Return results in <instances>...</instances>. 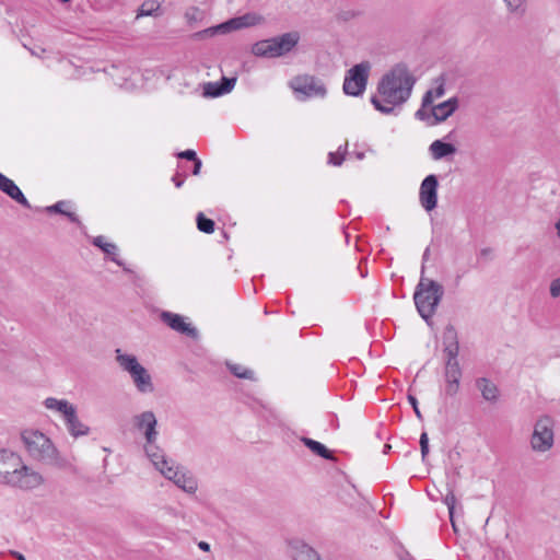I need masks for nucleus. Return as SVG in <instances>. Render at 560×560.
I'll list each match as a JSON object with an SVG mask.
<instances>
[{
  "label": "nucleus",
  "instance_id": "f257e3e1",
  "mask_svg": "<svg viewBox=\"0 0 560 560\" xmlns=\"http://www.w3.org/2000/svg\"><path fill=\"white\" fill-rule=\"evenodd\" d=\"M415 83L407 65L397 63L382 77L377 84L378 95L372 96L371 103L376 110L389 115L396 106L408 101Z\"/></svg>",
  "mask_w": 560,
  "mask_h": 560
},
{
  "label": "nucleus",
  "instance_id": "f03ea898",
  "mask_svg": "<svg viewBox=\"0 0 560 560\" xmlns=\"http://www.w3.org/2000/svg\"><path fill=\"white\" fill-rule=\"evenodd\" d=\"M0 483L28 490L34 487L35 472L23 463L20 455L0 448Z\"/></svg>",
  "mask_w": 560,
  "mask_h": 560
},
{
  "label": "nucleus",
  "instance_id": "7ed1b4c3",
  "mask_svg": "<svg viewBox=\"0 0 560 560\" xmlns=\"http://www.w3.org/2000/svg\"><path fill=\"white\" fill-rule=\"evenodd\" d=\"M424 272V265H422L421 273ZM444 294L443 287L429 278H421L416 287L413 293V301L418 313L424 320H429L435 313Z\"/></svg>",
  "mask_w": 560,
  "mask_h": 560
},
{
  "label": "nucleus",
  "instance_id": "20e7f679",
  "mask_svg": "<svg viewBox=\"0 0 560 560\" xmlns=\"http://www.w3.org/2000/svg\"><path fill=\"white\" fill-rule=\"evenodd\" d=\"M300 34L288 32L281 35L261 39L252 46V54L260 58H279L291 52L299 44Z\"/></svg>",
  "mask_w": 560,
  "mask_h": 560
},
{
  "label": "nucleus",
  "instance_id": "39448f33",
  "mask_svg": "<svg viewBox=\"0 0 560 560\" xmlns=\"http://www.w3.org/2000/svg\"><path fill=\"white\" fill-rule=\"evenodd\" d=\"M116 361L122 371L128 372L133 381V384L140 393H152L154 386L148 370L142 366L137 357L133 354L124 353L120 349H116Z\"/></svg>",
  "mask_w": 560,
  "mask_h": 560
},
{
  "label": "nucleus",
  "instance_id": "423d86ee",
  "mask_svg": "<svg viewBox=\"0 0 560 560\" xmlns=\"http://www.w3.org/2000/svg\"><path fill=\"white\" fill-rule=\"evenodd\" d=\"M370 69L369 61H362L349 69L343 80V93L354 97L362 95L368 84Z\"/></svg>",
  "mask_w": 560,
  "mask_h": 560
},
{
  "label": "nucleus",
  "instance_id": "0eeeda50",
  "mask_svg": "<svg viewBox=\"0 0 560 560\" xmlns=\"http://www.w3.org/2000/svg\"><path fill=\"white\" fill-rule=\"evenodd\" d=\"M290 86L296 94L299 101H306L313 97H325L327 90L322 80L314 75H296L290 81Z\"/></svg>",
  "mask_w": 560,
  "mask_h": 560
},
{
  "label": "nucleus",
  "instance_id": "6e6552de",
  "mask_svg": "<svg viewBox=\"0 0 560 560\" xmlns=\"http://www.w3.org/2000/svg\"><path fill=\"white\" fill-rule=\"evenodd\" d=\"M553 419L549 416H542L535 422L530 436V446L535 452L545 453L553 446Z\"/></svg>",
  "mask_w": 560,
  "mask_h": 560
},
{
  "label": "nucleus",
  "instance_id": "1a4fd4ad",
  "mask_svg": "<svg viewBox=\"0 0 560 560\" xmlns=\"http://www.w3.org/2000/svg\"><path fill=\"white\" fill-rule=\"evenodd\" d=\"M161 474L187 493H195L197 491L198 483L195 477L178 465H175L174 462L166 468H163Z\"/></svg>",
  "mask_w": 560,
  "mask_h": 560
},
{
  "label": "nucleus",
  "instance_id": "9d476101",
  "mask_svg": "<svg viewBox=\"0 0 560 560\" xmlns=\"http://www.w3.org/2000/svg\"><path fill=\"white\" fill-rule=\"evenodd\" d=\"M438 187L439 180L436 175H428L421 183L419 189L420 205L427 211H432L438 205Z\"/></svg>",
  "mask_w": 560,
  "mask_h": 560
},
{
  "label": "nucleus",
  "instance_id": "9b49d317",
  "mask_svg": "<svg viewBox=\"0 0 560 560\" xmlns=\"http://www.w3.org/2000/svg\"><path fill=\"white\" fill-rule=\"evenodd\" d=\"M443 353L445 354V364H459L457 357L459 353V342L457 338V331L448 325L443 331Z\"/></svg>",
  "mask_w": 560,
  "mask_h": 560
},
{
  "label": "nucleus",
  "instance_id": "f8f14e48",
  "mask_svg": "<svg viewBox=\"0 0 560 560\" xmlns=\"http://www.w3.org/2000/svg\"><path fill=\"white\" fill-rule=\"evenodd\" d=\"M162 322L173 330L186 335L192 339L198 338V330L196 327L185 322L184 316L172 312L164 311L161 313Z\"/></svg>",
  "mask_w": 560,
  "mask_h": 560
},
{
  "label": "nucleus",
  "instance_id": "ddd939ff",
  "mask_svg": "<svg viewBox=\"0 0 560 560\" xmlns=\"http://www.w3.org/2000/svg\"><path fill=\"white\" fill-rule=\"evenodd\" d=\"M37 459L49 465H59L60 457L52 442L43 433L37 431Z\"/></svg>",
  "mask_w": 560,
  "mask_h": 560
},
{
  "label": "nucleus",
  "instance_id": "4468645a",
  "mask_svg": "<svg viewBox=\"0 0 560 560\" xmlns=\"http://www.w3.org/2000/svg\"><path fill=\"white\" fill-rule=\"evenodd\" d=\"M236 84V78L222 77L218 82H207L203 84L202 95L208 98L220 97L230 93Z\"/></svg>",
  "mask_w": 560,
  "mask_h": 560
},
{
  "label": "nucleus",
  "instance_id": "2eb2a0df",
  "mask_svg": "<svg viewBox=\"0 0 560 560\" xmlns=\"http://www.w3.org/2000/svg\"><path fill=\"white\" fill-rule=\"evenodd\" d=\"M62 418L71 436L79 438L89 434L90 428L80 421L74 405L62 415Z\"/></svg>",
  "mask_w": 560,
  "mask_h": 560
},
{
  "label": "nucleus",
  "instance_id": "dca6fc26",
  "mask_svg": "<svg viewBox=\"0 0 560 560\" xmlns=\"http://www.w3.org/2000/svg\"><path fill=\"white\" fill-rule=\"evenodd\" d=\"M264 22V18L255 12H248L240 16L232 18L224 22L226 27V32L231 33L233 31H238L242 28H247L252 26H256Z\"/></svg>",
  "mask_w": 560,
  "mask_h": 560
},
{
  "label": "nucleus",
  "instance_id": "f3484780",
  "mask_svg": "<svg viewBox=\"0 0 560 560\" xmlns=\"http://www.w3.org/2000/svg\"><path fill=\"white\" fill-rule=\"evenodd\" d=\"M156 418L152 411H144L135 417V424L139 430H144L147 442H155L156 432Z\"/></svg>",
  "mask_w": 560,
  "mask_h": 560
},
{
  "label": "nucleus",
  "instance_id": "a211bd4d",
  "mask_svg": "<svg viewBox=\"0 0 560 560\" xmlns=\"http://www.w3.org/2000/svg\"><path fill=\"white\" fill-rule=\"evenodd\" d=\"M475 386L480 392L482 399L495 405L500 399V389L497 384L488 377H477Z\"/></svg>",
  "mask_w": 560,
  "mask_h": 560
},
{
  "label": "nucleus",
  "instance_id": "6ab92c4d",
  "mask_svg": "<svg viewBox=\"0 0 560 560\" xmlns=\"http://www.w3.org/2000/svg\"><path fill=\"white\" fill-rule=\"evenodd\" d=\"M0 191L5 194L8 197H10L12 200L21 205L22 207L26 209H32L31 203L28 202L22 190L9 177H5L4 180L0 184Z\"/></svg>",
  "mask_w": 560,
  "mask_h": 560
},
{
  "label": "nucleus",
  "instance_id": "aec40b11",
  "mask_svg": "<svg viewBox=\"0 0 560 560\" xmlns=\"http://www.w3.org/2000/svg\"><path fill=\"white\" fill-rule=\"evenodd\" d=\"M92 244L95 247H98L102 249L106 255L112 257V260L119 267L124 269L125 272H131V270L126 267L124 261L117 257L118 247L114 243L106 242L105 237L103 235H98L93 237Z\"/></svg>",
  "mask_w": 560,
  "mask_h": 560
},
{
  "label": "nucleus",
  "instance_id": "412c9836",
  "mask_svg": "<svg viewBox=\"0 0 560 560\" xmlns=\"http://www.w3.org/2000/svg\"><path fill=\"white\" fill-rule=\"evenodd\" d=\"M458 107L456 97H452L432 108L434 121L431 125L446 120Z\"/></svg>",
  "mask_w": 560,
  "mask_h": 560
},
{
  "label": "nucleus",
  "instance_id": "4be33fe9",
  "mask_svg": "<svg viewBox=\"0 0 560 560\" xmlns=\"http://www.w3.org/2000/svg\"><path fill=\"white\" fill-rule=\"evenodd\" d=\"M145 453L154 467L162 472L163 468L170 466L173 460H168L163 451L155 445V442H147Z\"/></svg>",
  "mask_w": 560,
  "mask_h": 560
},
{
  "label": "nucleus",
  "instance_id": "5701e85b",
  "mask_svg": "<svg viewBox=\"0 0 560 560\" xmlns=\"http://www.w3.org/2000/svg\"><path fill=\"white\" fill-rule=\"evenodd\" d=\"M430 153L433 160H442L456 152V147L442 140H435L430 144Z\"/></svg>",
  "mask_w": 560,
  "mask_h": 560
},
{
  "label": "nucleus",
  "instance_id": "b1692460",
  "mask_svg": "<svg viewBox=\"0 0 560 560\" xmlns=\"http://www.w3.org/2000/svg\"><path fill=\"white\" fill-rule=\"evenodd\" d=\"M303 444L317 456L328 459L336 460V457L324 444L310 438H302Z\"/></svg>",
  "mask_w": 560,
  "mask_h": 560
},
{
  "label": "nucleus",
  "instance_id": "393cba45",
  "mask_svg": "<svg viewBox=\"0 0 560 560\" xmlns=\"http://www.w3.org/2000/svg\"><path fill=\"white\" fill-rule=\"evenodd\" d=\"M226 366L229 371L237 378L256 381L254 371L242 364L228 362Z\"/></svg>",
  "mask_w": 560,
  "mask_h": 560
},
{
  "label": "nucleus",
  "instance_id": "a878e982",
  "mask_svg": "<svg viewBox=\"0 0 560 560\" xmlns=\"http://www.w3.org/2000/svg\"><path fill=\"white\" fill-rule=\"evenodd\" d=\"M160 3L156 0H147L144 1L139 10L137 18L140 16H158L160 15Z\"/></svg>",
  "mask_w": 560,
  "mask_h": 560
},
{
  "label": "nucleus",
  "instance_id": "bb28decb",
  "mask_svg": "<svg viewBox=\"0 0 560 560\" xmlns=\"http://www.w3.org/2000/svg\"><path fill=\"white\" fill-rule=\"evenodd\" d=\"M294 560H320L315 549L306 544H301L295 551Z\"/></svg>",
  "mask_w": 560,
  "mask_h": 560
},
{
  "label": "nucleus",
  "instance_id": "cd10ccee",
  "mask_svg": "<svg viewBox=\"0 0 560 560\" xmlns=\"http://www.w3.org/2000/svg\"><path fill=\"white\" fill-rule=\"evenodd\" d=\"M44 406L47 409L56 410V411L60 412L61 415H63L67 410H69L71 408L72 404H70L66 399H57L54 397H49L44 400Z\"/></svg>",
  "mask_w": 560,
  "mask_h": 560
},
{
  "label": "nucleus",
  "instance_id": "c85d7f7f",
  "mask_svg": "<svg viewBox=\"0 0 560 560\" xmlns=\"http://www.w3.org/2000/svg\"><path fill=\"white\" fill-rule=\"evenodd\" d=\"M219 34H228L226 27L224 25V22L221 23V24H218L215 26H211V27H208L206 30L196 32L192 35V37L195 39H203V38H207V37H213V36L219 35Z\"/></svg>",
  "mask_w": 560,
  "mask_h": 560
},
{
  "label": "nucleus",
  "instance_id": "c756f323",
  "mask_svg": "<svg viewBox=\"0 0 560 560\" xmlns=\"http://www.w3.org/2000/svg\"><path fill=\"white\" fill-rule=\"evenodd\" d=\"M444 381L460 382L463 371L459 364H445L444 366Z\"/></svg>",
  "mask_w": 560,
  "mask_h": 560
},
{
  "label": "nucleus",
  "instance_id": "7c9ffc66",
  "mask_svg": "<svg viewBox=\"0 0 560 560\" xmlns=\"http://www.w3.org/2000/svg\"><path fill=\"white\" fill-rule=\"evenodd\" d=\"M348 152V144L340 145L336 152L328 153V164L340 166L346 159Z\"/></svg>",
  "mask_w": 560,
  "mask_h": 560
},
{
  "label": "nucleus",
  "instance_id": "2f4dec72",
  "mask_svg": "<svg viewBox=\"0 0 560 560\" xmlns=\"http://www.w3.org/2000/svg\"><path fill=\"white\" fill-rule=\"evenodd\" d=\"M509 12L523 16L526 12V0H503Z\"/></svg>",
  "mask_w": 560,
  "mask_h": 560
},
{
  "label": "nucleus",
  "instance_id": "473e14b6",
  "mask_svg": "<svg viewBox=\"0 0 560 560\" xmlns=\"http://www.w3.org/2000/svg\"><path fill=\"white\" fill-rule=\"evenodd\" d=\"M197 228L200 232L210 234L214 231L215 223L212 219L205 217L202 212H199L196 218Z\"/></svg>",
  "mask_w": 560,
  "mask_h": 560
},
{
  "label": "nucleus",
  "instance_id": "72a5a7b5",
  "mask_svg": "<svg viewBox=\"0 0 560 560\" xmlns=\"http://www.w3.org/2000/svg\"><path fill=\"white\" fill-rule=\"evenodd\" d=\"M456 502H457V500H456L453 489H448L447 493L444 497V503L446 504V506L448 509L450 518L452 521V524H454L453 523V514H454V509H455ZM453 527L455 528V525H453Z\"/></svg>",
  "mask_w": 560,
  "mask_h": 560
},
{
  "label": "nucleus",
  "instance_id": "f704fd0d",
  "mask_svg": "<svg viewBox=\"0 0 560 560\" xmlns=\"http://www.w3.org/2000/svg\"><path fill=\"white\" fill-rule=\"evenodd\" d=\"M444 395L446 397H455L460 388V382L444 381Z\"/></svg>",
  "mask_w": 560,
  "mask_h": 560
},
{
  "label": "nucleus",
  "instance_id": "c9c22d12",
  "mask_svg": "<svg viewBox=\"0 0 560 560\" xmlns=\"http://www.w3.org/2000/svg\"><path fill=\"white\" fill-rule=\"evenodd\" d=\"M34 438H35V432H34V431H28V430H26V431H23V432L21 433V440L23 441V443H24V445H25L26 450H27L30 453H32V451H33V446H34V444H35V440H34Z\"/></svg>",
  "mask_w": 560,
  "mask_h": 560
},
{
  "label": "nucleus",
  "instance_id": "e433bc0d",
  "mask_svg": "<svg viewBox=\"0 0 560 560\" xmlns=\"http://www.w3.org/2000/svg\"><path fill=\"white\" fill-rule=\"evenodd\" d=\"M200 16H201V12L197 7H190L185 12V19L187 20V22L189 24H192V23L199 21Z\"/></svg>",
  "mask_w": 560,
  "mask_h": 560
},
{
  "label": "nucleus",
  "instance_id": "4c0bfd02",
  "mask_svg": "<svg viewBox=\"0 0 560 560\" xmlns=\"http://www.w3.org/2000/svg\"><path fill=\"white\" fill-rule=\"evenodd\" d=\"M69 203H70L69 201L60 200L52 206L46 207L45 211L48 213L54 212V213H59V214L63 215V213H66V210L63 209V207L68 206Z\"/></svg>",
  "mask_w": 560,
  "mask_h": 560
},
{
  "label": "nucleus",
  "instance_id": "58836bf2",
  "mask_svg": "<svg viewBox=\"0 0 560 560\" xmlns=\"http://www.w3.org/2000/svg\"><path fill=\"white\" fill-rule=\"evenodd\" d=\"M177 156L179 159H184V160L191 161V162H194L198 158L196 151H194L191 149H188V150L177 153Z\"/></svg>",
  "mask_w": 560,
  "mask_h": 560
},
{
  "label": "nucleus",
  "instance_id": "ea45409f",
  "mask_svg": "<svg viewBox=\"0 0 560 560\" xmlns=\"http://www.w3.org/2000/svg\"><path fill=\"white\" fill-rule=\"evenodd\" d=\"M550 295L552 298H559L560 296V278H557L551 281L550 283Z\"/></svg>",
  "mask_w": 560,
  "mask_h": 560
},
{
  "label": "nucleus",
  "instance_id": "a19ab883",
  "mask_svg": "<svg viewBox=\"0 0 560 560\" xmlns=\"http://www.w3.org/2000/svg\"><path fill=\"white\" fill-rule=\"evenodd\" d=\"M408 401L410 402V405L412 406V409L417 416L418 419H422V415H421V411L418 407V400L417 398L413 396V395H408Z\"/></svg>",
  "mask_w": 560,
  "mask_h": 560
},
{
  "label": "nucleus",
  "instance_id": "79ce46f5",
  "mask_svg": "<svg viewBox=\"0 0 560 560\" xmlns=\"http://www.w3.org/2000/svg\"><path fill=\"white\" fill-rule=\"evenodd\" d=\"M185 178H186V175L185 174H180L179 172H177L173 177H172V182L174 183L175 187L176 188H180L184 183H185Z\"/></svg>",
  "mask_w": 560,
  "mask_h": 560
},
{
  "label": "nucleus",
  "instance_id": "37998d69",
  "mask_svg": "<svg viewBox=\"0 0 560 560\" xmlns=\"http://www.w3.org/2000/svg\"><path fill=\"white\" fill-rule=\"evenodd\" d=\"M415 116L419 120H427L430 118V114L425 110V107L422 106L416 112Z\"/></svg>",
  "mask_w": 560,
  "mask_h": 560
},
{
  "label": "nucleus",
  "instance_id": "c03bdc74",
  "mask_svg": "<svg viewBox=\"0 0 560 560\" xmlns=\"http://www.w3.org/2000/svg\"><path fill=\"white\" fill-rule=\"evenodd\" d=\"M433 102V92L428 91L422 97V107L430 106Z\"/></svg>",
  "mask_w": 560,
  "mask_h": 560
},
{
  "label": "nucleus",
  "instance_id": "a18cd8bd",
  "mask_svg": "<svg viewBox=\"0 0 560 560\" xmlns=\"http://www.w3.org/2000/svg\"><path fill=\"white\" fill-rule=\"evenodd\" d=\"M63 215H66L71 222L78 224L79 226L82 225L81 221L79 220L78 215L74 212L66 211V213H63Z\"/></svg>",
  "mask_w": 560,
  "mask_h": 560
},
{
  "label": "nucleus",
  "instance_id": "49530a36",
  "mask_svg": "<svg viewBox=\"0 0 560 560\" xmlns=\"http://www.w3.org/2000/svg\"><path fill=\"white\" fill-rule=\"evenodd\" d=\"M192 163H194V167L191 170V173H192V175H198L200 173L202 162L199 158H197V160H195Z\"/></svg>",
  "mask_w": 560,
  "mask_h": 560
},
{
  "label": "nucleus",
  "instance_id": "de8ad7c7",
  "mask_svg": "<svg viewBox=\"0 0 560 560\" xmlns=\"http://www.w3.org/2000/svg\"><path fill=\"white\" fill-rule=\"evenodd\" d=\"M419 443H420V447L429 445V438H428L427 432L421 433Z\"/></svg>",
  "mask_w": 560,
  "mask_h": 560
},
{
  "label": "nucleus",
  "instance_id": "09e8293b",
  "mask_svg": "<svg viewBox=\"0 0 560 560\" xmlns=\"http://www.w3.org/2000/svg\"><path fill=\"white\" fill-rule=\"evenodd\" d=\"M32 42L33 40L31 38L28 42H22V45H23L24 48H26L31 52V55H35V50L33 48Z\"/></svg>",
  "mask_w": 560,
  "mask_h": 560
},
{
  "label": "nucleus",
  "instance_id": "8fccbe9b",
  "mask_svg": "<svg viewBox=\"0 0 560 560\" xmlns=\"http://www.w3.org/2000/svg\"><path fill=\"white\" fill-rule=\"evenodd\" d=\"M444 93H445V90H444L443 84H441L440 86H438V88L435 89V96H436V97H441V96H443V95H444Z\"/></svg>",
  "mask_w": 560,
  "mask_h": 560
},
{
  "label": "nucleus",
  "instance_id": "3c124183",
  "mask_svg": "<svg viewBox=\"0 0 560 560\" xmlns=\"http://www.w3.org/2000/svg\"><path fill=\"white\" fill-rule=\"evenodd\" d=\"M420 450H421L422 460L424 462L427 456H428V454H429V445L428 446H421Z\"/></svg>",
  "mask_w": 560,
  "mask_h": 560
},
{
  "label": "nucleus",
  "instance_id": "603ef678",
  "mask_svg": "<svg viewBox=\"0 0 560 560\" xmlns=\"http://www.w3.org/2000/svg\"><path fill=\"white\" fill-rule=\"evenodd\" d=\"M491 253H492V249H491V248H489V247H486V248H482V249L480 250V256H482V257H488V256H490V255H491Z\"/></svg>",
  "mask_w": 560,
  "mask_h": 560
},
{
  "label": "nucleus",
  "instance_id": "864d4df0",
  "mask_svg": "<svg viewBox=\"0 0 560 560\" xmlns=\"http://www.w3.org/2000/svg\"><path fill=\"white\" fill-rule=\"evenodd\" d=\"M199 548L203 551H209L210 550V545L206 541H200L198 544Z\"/></svg>",
  "mask_w": 560,
  "mask_h": 560
},
{
  "label": "nucleus",
  "instance_id": "5fc2aeb1",
  "mask_svg": "<svg viewBox=\"0 0 560 560\" xmlns=\"http://www.w3.org/2000/svg\"><path fill=\"white\" fill-rule=\"evenodd\" d=\"M11 555L18 560H26L25 557L19 551H11Z\"/></svg>",
  "mask_w": 560,
  "mask_h": 560
},
{
  "label": "nucleus",
  "instance_id": "6e6d98bb",
  "mask_svg": "<svg viewBox=\"0 0 560 560\" xmlns=\"http://www.w3.org/2000/svg\"><path fill=\"white\" fill-rule=\"evenodd\" d=\"M400 560H415L409 552H405L402 556H400Z\"/></svg>",
  "mask_w": 560,
  "mask_h": 560
},
{
  "label": "nucleus",
  "instance_id": "4d7b16f0",
  "mask_svg": "<svg viewBox=\"0 0 560 560\" xmlns=\"http://www.w3.org/2000/svg\"><path fill=\"white\" fill-rule=\"evenodd\" d=\"M429 255H430V248L427 247L423 253L422 260L425 261L429 258Z\"/></svg>",
  "mask_w": 560,
  "mask_h": 560
},
{
  "label": "nucleus",
  "instance_id": "13d9d810",
  "mask_svg": "<svg viewBox=\"0 0 560 560\" xmlns=\"http://www.w3.org/2000/svg\"><path fill=\"white\" fill-rule=\"evenodd\" d=\"M556 229H557L558 236L560 237V219L556 223Z\"/></svg>",
  "mask_w": 560,
  "mask_h": 560
},
{
  "label": "nucleus",
  "instance_id": "bf43d9fd",
  "mask_svg": "<svg viewBox=\"0 0 560 560\" xmlns=\"http://www.w3.org/2000/svg\"><path fill=\"white\" fill-rule=\"evenodd\" d=\"M363 158H364V153L363 152L357 153V159L362 160Z\"/></svg>",
  "mask_w": 560,
  "mask_h": 560
},
{
  "label": "nucleus",
  "instance_id": "052dcab7",
  "mask_svg": "<svg viewBox=\"0 0 560 560\" xmlns=\"http://www.w3.org/2000/svg\"><path fill=\"white\" fill-rule=\"evenodd\" d=\"M5 177H7L5 175H3L2 173H0V184L4 180V178H5Z\"/></svg>",
  "mask_w": 560,
  "mask_h": 560
},
{
  "label": "nucleus",
  "instance_id": "680f3d73",
  "mask_svg": "<svg viewBox=\"0 0 560 560\" xmlns=\"http://www.w3.org/2000/svg\"><path fill=\"white\" fill-rule=\"evenodd\" d=\"M389 448H390V445L386 444V445L384 446V452L386 453Z\"/></svg>",
  "mask_w": 560,
  "mask_h": 560
},
{
  "label": "nucleus",
  "instance_id": "e2e57ef3",
  "mask_svg": "<svg viewBox=\"0 0 560 560\" xmlns=\"http://www.w3.org/2000/svg\"><path fill=\"white\" fill-rule=\"evenodd\" d=\"M36 480H37V483L39 482V480H42V477L37 476L36 477Z\"/></svg>",
  "mask_w": 560,
  "mask_h": 560
},
{
  "label": "nucleus",
  "instance_id": "0e129e2a",
  "mask_svg": "<svg viewBox=\"0 0 560 560\" xmlns=\"http://www.w3.org/2000/svg\"><path fill=\"white\" fill-rule=\"evenodd\" d=\"M61 2H69L70 0H60Z\"/></svg>",
  "mask_w": 560,
  "mask_h": 560
}]
</instances>
